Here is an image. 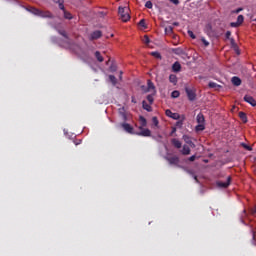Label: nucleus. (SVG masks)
I'll return each mask as SVG.
<instances>
[{
  "label": "nucleus",
  "mask_w": 256,
  "mask_h": 256,
  "mask_svg": "<svg viewBox=\"0 0 256 256\" xmlns=\"http://www.w3.org/2000/svg\"><path fill=\"white\" fill-rule=\"evenodd\" d=\"M60 35H62V37H65V39H67V32L65 31H60Z\"/></svg>",
  "instance_id": "nucleus-48"
},
{
  "label": "nucleus",
  "mask_w": 256,
  "mask_h": 256,
  "mask_svg": "<svg viewBox=\"0 0 256 256\" xmlns=\"http://www.w3.org/2000/svg\"><path fill=\"white\" fill-rule=\"evenodd\" d=\"M176 127H183V120H179V121L176 123Z\"/></svg>",
  "instance_id": "nucleus-44"
},
{
  "label": "nucleus",
  "mask_w": 256,
  "mask_h": 256,
  "mask_svg": "<svg viewBox=\"0 0 256 256\" xmlns=\"http://www.w3.org/2000/svg\"><path fill=\"white\" fill-rule=\"evenodd\" d=\"M233 51H235L236 55H241V50H239V45L232 46Z\"/></svg>",
  "instance_id": "nucleus-26"
},
{
  "label": "nucleus",
  "mask_w": 256,
  "mask_h": 256,
  "mask_svg": "<svg viewBox=\"0 0 256 256\" xmlns=\"http://www.w3.org/2000/svg\"><path fill=\"white\" fill-rule=\"evenodd\" d=\"M170 3H173L174 5H179V0H169Z\"/></svg>",
  "instance_id": "nucleus-49"
},
{
  "label": "nucleus",
  "mask_w": 256,
  "mask_h": 256,
  "mask_svg": "<svg viewBox=\"0 0 256 256\" xmlns=\"http://www.w3.org/2000/svg\"><path fill=\"white\" fill-rule=\"evenodd\" d=\"M169 81H170V83H173V85H177V75L170 74Z\"/></svg>",
  "instance_id": "nucleus-20"
},
{
  "label": "nucleus",
  "mask_w": 256,
  "mask_h": 256,
  "mask_svg": "<svg viewBox=\"0 0 256 256\" xmlns=\"http://www.w3.org/2000/svg\"><path fill=\"white\" fill-rule=\"evenodd\" d=\"M139 130L140 132H138L137 135H139L140 137H151V130H149L148 128H142Z\"/></svg>",
  "instance_id": "nucleus-8"
},
{
  "label": "nucleus",
  "mask_w": 256,
  "mask_h": 256,
  "mask_svg": "<svg viewBox=\"0 0 256 256\" xmlns=\"http://www.w3.org/2000/svg\"><path fill=\"white\" fill-rule=\"evenodd\" d=\"M241 11H243V8H238V9L234 10L233 13L239 14V13H241Z\"/></svg>",
  "instance_id": "nucleus-50"
},
{
  "label": "nucleus",
  "mask_w": 256,
  "mask_h": 256,
  "mask_svg": "<svg viewBox=\"0 0 256 256\" xmlns=\"http://www.w3.org/2000/svg\"><path fill=\"white\" fill-rule=\"evenodd\" d=\"M54 1V3H61V0H53Z\"/></svg>",
  "instance_id": "nucleus-56"
},
{
  "label": "nucleus",
  "mask_w": 256,
  "mask_h": 256,
  "mask_svg": "<svg viewBox=\"0 0 256 256\" xmlns=\"http://www.w3.org/2000/svg\"><path fill=\"white\" fill-rule=\"evenodd\" d=\"M152 123L155 127H159V120L157 119V117H153L152 118Z\"/></svg>",
  "instance_id": "nucleus-33"
},
{
  "label": "nucleus",
  "mask_w": 256,
  "mask_h": 256,
  "mask_svg": "<svg viewBox=\"0 0 256 256\" xmlns=\"http://www.w3.org/2000/svg\"><path fill=\"white\" fill-rule=\"evenodd\" d=\"M253 21H255V22H256V19H254Z\"/></svg>",
  "instance_id": "nucleus-62"
},
{
  "label": "nucleus",
  "mask_w": 256,
  "mask_h": 256,
  "mask_svg": "<svg viewBox=\"0 0 256 256\" xmlns=\"http://www.w3.org/2000/svg\"><path fill=\"white\" fill-rule=\"evenodd\" d=\"M59 9H61V11H65V5H63V1L59 2Z\"/></svg>",
  "instance_id": "nucleus-42"
},
{
  "label": "nucleus",
  "mask_w": 256,
  "mask_h": 256,
  "mask_svg": "<svg viewBox=\"0 0 256 256\" xmlns=\"http://www.w3.org/2000/svg\"><path fill=\"white\" fill-rule=\"evenodd\" d=\"M74 145H81V140L74 141Z\"/></svg>",
  "instance_id": "nucleus-51"
},
{
  "label": "nucleus",
  "mask_w": 256,
  "mask_h": 256,
  "mask_svg": "<svg viewBox=\"0 0 256 256\" xmlns=\"http://www.w3.org/2000/svg\"><path fill=\"white\" fill-rule=\"evenodd\" d=\"M147 101L150 103V105H153V101H154L153 94H149L147 96Z\"/></svg>",
  "instance_id": "nucleus-35"
},
{
  "label": "nucleus",
  "mask_w": 256,
  "mask_h": 256,
  "mask_svg": "<svg viewBox=\"0 0 256 256\" xmlns=\"http://www.w3.org/2000/svg\"><path fill=\"white\" fill-rule=\"evenodd\" d=\"M103 33L100 30H96L94 32H92L90 39L91 41H95L97 39H101Z\"/></svg>",
  "instance_id": "nucleus-10"
},
{
  "label": "nucleus",
  "mask_w": 256,
  "mask_h": 256,
  "mask_svg": "<svg viewBox=\"0 0 256 256\" xmlns=\"http://www.w3.org/2000/svg\"><path fill=\"white\" fill-rule=\"evenodd\" d=\"M164 159L168 161L169 165H175L176 167H179L181 161L178 156H165Z\"/></svg>",
  "instance_id": "nucleus-3"
},
{
  "label": "nucleus",
  "mask_w": 256,
  "mask_h": 256,
  "mask_svg": "<svg viewBox=\"0 0 256 256\" xmlns=\"http://www.w3.org/2000/svg\"><path fill=\"white\" fill-rule=\"evenodd\" d=\"M122 129H124L126 131V133H130V135H133V126H131V124L129 123H122L121 124Z\"/></svg>",
  "instance_id": "nucleus-9"
},
{
  "label": "nucleus",
  "mask_w": 256,
  "mask_h": 256,
  "mask_svg": "<svg viewBox=\"0 0 256 256\" xmlns=\"http://www.w3.org/2000/svg\"><path fill=\"white\" fill-rule=\"evenodd\" d=\"M239 118L243 123H247V114H245V112H239Z\"/></svg>",
  "instance_id": "nucleus-22"
},
{
  "label": "nucleus",
  "mask_w": 256,
  "mask_h": 256,
  "mask_svg": "<svg viewBox=\"0 0 256 256\" xmlns=\"http://www.w3.org/2000/svg\"><path fill=\"white\" fill-rule=\"evenodd\" d=\"M63 13H64V19H69V20L73 19V15L71 14V12H67V10H64Z\"/></svg>",
  "instance_id": "nucleus-25"
},
{
  "label": "nucleus",
  "mask_w": 256,
  "mask_h": 256,
  "mask_svg": "<svg viewBox=\"0 0 256 256\" xmlns=\"http://www.w3.org/2000/svg\"><path fill=\"white\" fill-rule=\"evenodd\" d=\"M195 159H197V156L192 155L191 157L188 158V161L193 162V161H195Z\"/></svg>",
  "instance_id": "nucleus-47"
},
{
  "label": "nucleus",
  "mask_w": 256,
  "mask_h": 256,
  "mask_svg": "<svg viewBox=\"0 0 256 256\" xmlns=\"http://www.w3.org/2000/svg\"><path fill=\"white\" fill-rule=\"evenodd\" d=\"M230 185H231V176L227 177L226 182H221V181L217 182V186L222 189H227V187H229Z\"/></svg>",
  "instance_id": "nucleus-6"
},
{
  "label": "nucleus",
  "mask_w": 256,
  "mask_h": 256,
  "mask_svg": "<svg viewBox=\"0 0 256 256\" xmlns=\"http://www.w3.org/2000/svg\"><path fill=\"white\" fill-rule=\"evenodd\" d=\"M29 11L33 15H37V17H42L43 19H53V14L49 11H43L33 7L30 8Z\"/></svg>",
  "instance_id": "nucleus-1"
},
{
  "label": "nucleus",
  "mask_w": 256,
  "mask_h": 256,
  "mask_svg": "<svg viewBox=\"0 0 256 256\" xmlns=\"http://www.w3.org/2000/svg\"><path fill=\"white\" fill-rule=\"evenodd\" d=\"M244 101H245V103H248L249 105H251V107H256V100H255V98H253V96L245 95Z\"/></svg>",
  "instance_id": "nucleus-7"
},
{
  "label": "nucleus",
  "mask_w": 256,
  "mask_h": 256,
  "mask_svg": "<svg viewBox=\"0 0 256 256\" xmlns=\"http://www.w3.org/2000/svg\"><path fill=\"white\" fill-rule=\"evenodd\" d=\"M196 121L198 124H205V116L203 113H199L196 117Z\"/></svg>",
  "instance_id": "nucleus-15"
},
{
  "label": "nucleus",
  "mask_w": 256,
  "mask_h": 256,
  "mask_svg": "<svg viewBox=\"0 0 256 256\" xmlns=\"http://www.w3.org/2000/svg\"><path fill=\"white\" fill-rule=\"evenodd\" d=\"M176 132H177V128H172L170 135H173V133H176Z\"/></svg>",
  "instance_id": "nucleus-53"
},
{
  "label": "nucleus",
  "mask_w": 256,
  "mask_h": 256,
  "mask_svg": "<svg viewBox=\"0 0 256 256\" xmlns=\"http://www.w3.org/2000/svg\"><path fill=\"white\" fill-rule=\"evenodd\" d=\"M118 15L121 19V21H123V23H127V21H129L131 19V15H129V7L125 6H120L118 8Z\"/></svg>",
  "instance_id": "nucleus-2"
},
{
  "label": "nucleus",
  "mask_w": 256,
  "mask_h": 256,
  "mask_svg": "<svg viewBox=\"0 0 256 256\" xmlns=\"http://www.w3.org/2000/svg\"><path fill=\"white\" fill-rule=\"evenodd\" d=\"M94 55H95L97 61H99V63H103L104 58L101 56V52L96 51V52L94 53Z\"/></svg>",
  "instance_id": "nucleus-21"
},
{
  "label": "nucleus",
  "mask_w": 256,
  "mask_h": 256,
  "mask_svg": "<svg viewBox=\"0 0 256 256\" xmlns=\"http://www.w3.org/2000/svg\"><path fill=\"white\" fill-rule=\"evenodd\" d=\"M196 131H205V124H198L195 127Z\"/></svg>",
  "instance_id": "nucleus-31"
},
{
  "label": "nucleus",
  "mask_w": 256,
  "mask_h": 256,
  "mask_svg": "<svg viewBox=\"0 0 256 256\" xmlns=\"http://www.w3.org/2000/svg\"><path fill=\"white\" fill-rule=\"evenodd\" d=\"M230 27H235V28H237V27H241V26H240V24H238V22H231V23H230Z\"/></svg>",
  "instance_id": "nucleus-41"
},
{
  "label": "nucleus",
  "mask_w": 256,
  "mask_h": 256,
  "mask_svg": "<svg viewBox=\"0 0 256 256\" xmlns=\"http://www.w3.org/2000/svg\"><path fill=\"white\" fill-rule=\"evenodd\" d=\"M139 123L140 126L138 127V129H143L144 127H147V119L143 116H139Z\"/></svg>",
  "instance_id": "nucleus-12"
},
{
  "label": "nucleus",
  "mask_w": 256,
  "mask_h": 256,
  "mask_svg": "<svg viewBox=\"0 0 256 256\" xmlns=\"http://www.w3.org/2000/svg\"><path fill=\"white\" fill-rule=\"evenodd\" d=\"M131 101H132V103H134V104L137 103V100L135 99V96H132V100H131Z\"/></svg>",
  "instance_id": "nucleus-55"
},
{
  "label": "nucleus",
  "mask_w": 256,
  "mask_h": 256,
  "mask_svg": "<svg viewBox=\"0 0 256 256\" xmlns=\"http://www.w3.org/2000/svg\"><path fill=\"white\" fill-rule=\"evenodd\" d=\"M166 35H171L173 33V26H168L165 28Z\"/></svg>",
  "instance_id": "nucleus-27"
},
{
  "label": "nucleus",
  "mask_w": 256,
  "mask_h": 256,
  "mask_svg": "<svg viewBox=\"0 0 256 256\" xmlns=\"http://www.w3.org/2000/svg\"><path fill=\"white\" fill-rule=\"evenodd\" d=\"M109 80L112 83V85H117V78L115 76L110 75Z\"/></svg>",
  "instance_id": "nucleus-28"
},
{
  "label": "nucleus",
  "mask_w": 256,
  "mask_h": 256,
  "mask_svg": "<svg viewBox=\"0 0 256 256\" xmlns=\"http://www.w3.org/2000/svg\"><path fill=\"white\" fill-rule=\"evenodd\" d=\"M230 45H231V48L235 47V45H237V43L235 42V39L230 38Z\"/></svg>",
  "instance_id": "nucleus-43"
},
{
  "label": "nucleus",
  "mask_w": 256,
  "mask_h": 256,
  "mask_svg": "<svg viewBox=\"0 0 256 256\" xmlns=\"http://www.w3.org/2000/svg\"><path fill=\"white\" fill-rule=\"evenodd\" d=\"M121 75H123V72H120ZM121 75H120V79H121Z\"/></svg>",
  "instance_id": "nucleus-60"
},
{
  "label": "nucleus",
  "mask_w": 256,
  "mask_h": 256,
  "mask_svg": "<svg viewBox=\"0 0 256 256\" xmlns=\"http://www.w3.org/2000/svg\"><path fill=\"white\" fill-rule=\"evenodd\" d=\"M185 91L189 101H195V99L197 98V94L195 93V90L191 88H186Z\"/></svg>",
  "instance_id": "nucleus-4"
},
{
  "label": "nucleus",
  "mask_w": 256,
  "mask_h": 256,
  "mask_svg": "<svg viewBox=\"0 0 256 256\" xmlns=\"http://www.w3.org/2000/svg\"><path fill=\"white\" fill-rule=\"evenodd\" d=\"M165 115L167 117H170L171 119H174L176 121H178V119H181V115H179V113H173L171 110L167 109L165 111Z\"/></svg>",
  "instance_id": "nucleus-5"
},
{
  "label": "nucleus",
  "mask_w": 256,
  "mask_h": 256,
  "mask_svg": "<svg viewBox=\"0 0 256 256\" xmlns=\"http://www.w3.org/2000/svg\"><path fill=\"white\" fill-rule=\"evenodd\" d=\"M171 143L174 147H176V149H181V147H182L181 141H179V139H177V138L172 139Z\"/></svg>",
  "instance_id": "nucleus-14"
},
{
  "label": "nucleus",
  "mask_w": 256,
  "mask_h": 256,
  "mask_svg": "<svg viewBox=\"0 0 256 256\" xmlns=\"http://www.w3.org/2000/svg\"><path fill=\"white\" fill-rule=\"evenodd\" d=\"M98 15L99 17H105V12H99Z\"/></svg>",
  "instance_id": "nucleus-52"
},
{
  "label": "nucleus",
  "mask_w": 256,
  "mask_h": 256,
  "mask_svg": "<svg viewBox=\"0 0 256 256\" xmlns=\"http://www.w3.org/2000/svg\"><path fill=\"white\" fill-rule=\"evenodd\" d=\"M252 239H253V245H256V230L252 229Z\"/></svg>",
  "instance_id": "nucleus-37"
},
{
  "label": "nucleus",
  "mask_w": 256,
  "mask_h": 256,
  "mask_svg": "<svg viewBox=\"0 0 256 256\" xmlns=\"http://www.w3.org/2000/svg\"><path fill=\"white\" fill-rule=\"evenodd\" d=\"M181 95V93H179V91L177 90H174L172 93H171V97L173 99H177V97H179Z\"/></svg>",
  "instance_id": "nucleus-30"
},
{
  "label": "nucleus",
  "mask_w": 256,
  "mask_h": 256,
  "mask_svg": "<svg viewBox=\"0 0 256 256\" xmlns=\"http://www.w3.org/2000/svg\"><path fill=\"white\" fill-rule=\"evenodd\" d=\"M185 119V116H182V121Z\"/></svg>",
  "instance_id": "nucleus-61"
},
{
  "label": "nucleus",
  "mask_w": 256,
  "mask_h": 256,
  "mask_svg": "<svg viewBox=\"0 0 256 256\" xmlns=\"http://www.w3.org/2000/svg\"><path fill=\"white\" fill-rule=\"evenodd\" d=\"M145 7H146V9H153V2L147 1V2L145 3Z\"/></svg>",
  "instance_id": "nucleus-34"
},
{
  "label": "nucleus",
  "mask_w": 256,
  "mask_h": 256,
  "mask_svg": "<svg viewBox=\"0 0 256 256\" xmlns=\"http://www.w3.org/2000/svg\"><path fill=\"white\" fill-rule=\"evenodd\" d=\"M194 179L196 180V183H199V180L197 179V176L194 175Z\"/></svg>",
  "instance_id": "nucleus-58"
},
{
  "label": "nucleus",
  "mask_w": 256,
  "mask_h": 256,
  "mask_svg": "<svg viewBox=\"0 0 256 256\" xmlns=\"http://www.w3.org/2000/svg\"><path fill=\"white\" fill-rule=\"evenodd\" d=\"M225 37L226 39H231V31H227Z\"/></svg>",
  "instance_id": "nucleus-46"
},
{
  "label": "nucleus",
  "mask_w": 256,
  "mask_h": 256,
  "mask_svg": "<svg viewBox=\"0 0 256 256\" xmlns=\"http://www.w3.org/2000/svg\"><path fill=\"white\" fill-rule=\"evenodd\" d=\"M211 29H212L211 24H207L206 25V33H207V35H209L211 33Z\"/></svg>",
  "instance_id": "nucleus-39"
},
{
  "label": "nucleus",
  "mask_w": 256,
  "mask_h": 256,
  "mask_svg": "<svg viewBox=\"0 0 256 256\" xmlns=\"http://www.w3.org/2000/svg\"><path fill=\"white\" fill-rule=\"evenodd\" d=\"M183 140L185 141V143H187V145L192 147V149H195V143H193V141L191 140V137H189L188 135H184Z\"/></svg>",
  "instance_id": "nucleus-11"
},
{
  "label": "nucleus",
  "mask_w": 256,
  "mask_h": 256,
  "mask_svg": "<svg viewBox=\"0 0 256 256\" xmlns=\"http://www.w3.org/2000/svg\"><path fill=\"white\" fill-rule=\"evenodd\" d=\"M240 146L243 147V149H245L246 151H253V147L245 144V142L240 143Z\"/></svg>",
  "instance_id": "nucleus-23"
},
{
  "label": "nucleus",
  "mask_w": 256,
  "mask_h": 256,
  "mask_svg": "<svg viewBox=\"0 0 256 256\" xmlns=\"http://www.w3.org/2000/svg\"><path fill=\"white\" fill-rule=\"evenodd\" d=\"M139 25H140V27H146L145 26V19L140 20Z\"/></svg>",
  "instance_id": "nucleus-45"
},
{
  "label": "nucleus",
  "mask_w": 256,
  "mask_h": 256,
  "mask_svg": "<svg viewBox=\"0 0 256 256\" xmlns=\"http://www.w3.org/2000/svg\"><path fill=\"white\" fill-rule=\"evenodd\" d=\"M142 107H143V109H145V111H148V112L153 111V108H151V105L147 104L146 101L142 102Z\"/></svg>",
  "instance_id": "nucleus-19"
},
{
  "label": "nucleus",
  "mask_w": 256,
  "mask_h": 256,
  "mask_svg": "<svg viewBox=\"0 0 256 256\" xmlns=\"http://www.w3.org/2000/svg\"><path fill=\"white\" fill-rule=\"evenodd\" d=\"M173 25H174L175 27H177V26H179V23H178V22H174Z\"/></svg>",
  "instance_id": "nucleus-57"
},
{
  "label": "nucleus",
  "mask_w": 256,
  "mask_h": 256,
  "mask_svg": "<svg viewBox=\"0 0 256 256\" xmlns=\"http://www.w3.org/2000/svg\"><path fill=\"white\" fill-rule=\"evenodd\" d=\"M152 57H155V59H161V53L159 52H151Z\"/></svg>",
  "instance_id": "nucleus-32"
},
{
  "label": "nucleus",
  "mask_w": 256,
  "mask_h": 256,
  "mask_svg": "<svg viewBox=\"0 0 256 256\" xmlns=\"http://www.w3.org/2000/svg\"><path fill=\"white\" fill-rule=\"evenodd\" d=\"M201 41H202L204 47H209V41H207V39H205V37H201Z\"/></svg>",
  "instance_id": "nucleus-36"
},
{
  "label": "nucleus",
  "mask_w": 256,
  "mask_h": 256,
  "mask_svg": "<svg viewBox=\"0 0 256 256\" xmlns=\"http://www.w3.org/2000/svg\"><path fill=\"white\" fill-rule=\"evenodd\" d=\"M208 87L210 89H216L217 91H219V89H221V85H219L215 82H209Z\"/></svg>",
  "instance_id": "nucleus-18"
},
{
  "label": "nucleus",
  "mask_w": 256,
  "mask_h": 256,
  "mask_svg": "<svg viewBox=\"0 0 256 256\" xmlns=\"http://www.w3.org/2000/svg\"><path fill=\"white\" fill-rule=\"evenodd\" d=\"M251 213H252V215H255V213H256V206L254 208H252Z\"/></svg>",
  "instance_id": "nucleus-54"
},
{
  "label": "nucleus",
  "mask_w": 256,
  "mask_h": 256,
  "mask_svg": "<svg viewBox=\"0 0 256 256\" xmlns=\"http://www.w3.org/2000/svg\"><path fill=\"white\" fill-rule=\"evenodd\" d=\"M188 173H190V175H193V172H191V170H188Z\"/></svg>",
  "instance_id": "nucleus-59"
},
{
  "label": "nucleus",
  "mask_w": 256,
  "mask_h": 256,
  "mask_svg": "<svg viewBox=\"0 0 256 256\" xmlns=\"http://www.w3.org/2000/svg\"><path fill=\"white\" fill-rule=\"evenodd\" d=\"M151 89L153 91H155V85L153 84V82H151V80H148V90L147 91H151Z\"/></svg>",
  "instance_id": "nucleus-29"
},
{
  "label": "nucleus",
  "mask_w": 256,
  "mask_h": 256,
  "mask_svg": "<svg viewBox=\"0 0 256 256\" xmlns=\"http://www.w3.org/2000/svg\"><path fill=\"white\" fill-rule=\"evenodd\" d=\"M232 84L235 85V87H239V85H241V78L237 76L232 77Z\"/></svg>",
  "instance_id": "nucleus-16"
},
{
  "label": "nucleus",
  "mask_w": 256,
  "mask_h": 256,
  "mask_svg": "<svg viewBox=\"0 0 256 256\" xmlns=\"http://www.w3.org/2000/svg\"><path fill=\"white\" fill-rule=\"evenodd\" d=\"M143 43H145L146 45H149V43H151L149 36H147V35L144 36Z\"/></svg>",
  "instance_id": "nucleus-38"
},
{
  "label": "nucleus",
  "mask_w": 256,
  "mask_h": 256,
  "mask_svg": "<svg viewBox=\"0 0 256 256\" xmlns=\"http://www.w3.org/2000/svg\"><path fill=\"white\" fill-rule=\"evenodd\" d=\"M243 21H245V17L240 14V15L237 17L236 23L241 26V25H243Z\"/></svg>",
  "instance_id": "nucleus-24"
},
{
  "label": "nucleus",
  "mask_w": 256,
  "mask_h": 256,
  "mask_svg": "<svg viewBox=\"0 0 256 256\" xmlns=\"http://www.w3.org/2000/svg\"><path fill=\"white\" fill-rule=\"evenodd\" d=\"M172 71L174 73H179V71H181V63L179 62H175L173 65H172Z\"/></svg>",
  "instance_id": "nucleus-13"
},
{
  "label": "nucleus",
  "mask_w": 256,
  "mask_h": 256,
  "mask_svg": "<svg viewBox=\"0 0 256 256\" xmlns=\"http://www.w3.org/2000/svg\"><path fill=\"white\" fill-rule=\"evenodd\" d=\"M182 155H190L191 154V148H189L188 145H184L181 151Z\"/></svg>",
  "instance_id": "nucleus-17"
},
{
  "label": "nucleus",
  "mask_w": 256,
  "mask_h": 256,
  "mask_svg": "<svg viewBox=\"0 0 256 256\" xmlns=\"http://www.w3.org/2000/svg\"><path fill=\"white\" fill-rule=\"evenodd\" d=\"M188 35L189 37H191V39H196L197 37L195 36V34L193 33V31L188 30Z\"/></svg>",
  "instance_id": "nucleus-40"
}]
</instances>
